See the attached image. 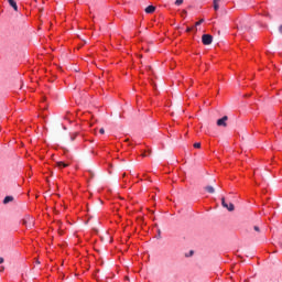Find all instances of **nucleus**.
Returning a JSON list of instances; mask_svg holds the SVG:
<instances>
[{"mask_svg": "<svg viewBox=\"0 0 282 282\" xmlns=\"http://www.w3.org/2000/svg\"><path fill=\"white\" fill-rule=\"evenodd\" d=\"M1 270H4V268L2 267V269Z\"/></svg>", "mask_w": 282, "mask_h": 282, "instance_id": "obj_25", "label": "nucleus"}, {"mask_svg": "<svg viewBox=\"0 0 282 282\" xmlns=\"http://www.w3.org/2000/svg\"><path fill=\"white\" fill-rule=\"evenodd\" d=\"M253 230H256V232H261V229L259 228V226H254Z\"/></svg>", "mask_w": 282, "mask_h": 282, "instance_id": "obj_13", "label": "nucleus"}, {"mask_svg": "<svg viewBox=\"0 0 282 282\" xmlns=\"http://www.w3.org/2000/svg\"><path fill=\"white\" fill-rule=\"evenodd\" d=\"M8 3L13 8L15 12H19V6H17V1L14 0H8Z\"/></svg>", "mask_w": 282, "mask_h": 282, "instance_id": "obj_5", "label": "nucleus"}, {"mask_svg": "<svg viewBox=\"0 0 282 282\" xmlns=\"http://www.w3.org/2000/svg\"><path fill=\"white\" fill-rule=\"evenodd\" d=\"M75 140H76V134H73V135L70 137V141L74 142Z\"/></svg>", "mask_w": 282, "mask_h": 282, "instance_id": "obj_15", "label": "nucleus"}, {"mask_svg": "<svg viewBox=\"0 0 282 282\" xmlns=\"http://www.w3.org/2000/svg\"><path fill=\"white\" fill-rule=\"evenodd\" d=\"M194 149H202V143H194Z\"/></svg>", "mask_w": 282, "mask_h": 282, "instance_id": "obj_12", "label": "nucleus"}, {"mask_svg": "<svg viewBox=\"0 0 282 282\" xmlns=\"http://www.w3.org/2000/svg\"><path fill=\"white\" fill-rule=\"evenodd\" d=\"M219 1H221V0H216V3H219Z\"/></svg>", "mask_w": 282, "mask_h": 282, "instance_id": "obj_23", "label": "nucleus"}, {"mask_svg": "<svg viewBox=\"0 0 282 282\" xmlns=\"http://www.w3.org/2000/svg\"><path fill=\"white\" fill-rule=\"evenodd\" d=\"M204 23V19H200L198 22H196V25H202Z\"/></svg>", "mask_w": 282, "mask_h": 282, "instance_id": "obj_14", "label": "nucleus"}, {"mask_svg": "<svg viewBox=\"0 0 282 282\" xmlns=\"http://www.w3.org/2000/svg\"><path fill=\"white\" fill-rule=\"evenodd\" d=\"M186 32H193V28H187Z\"/></svg>", "mask_w": 282, "mask_h": 282, "instance_id": "obj_17", "label": "nucleus"}, {"mask_svg": "<svg viewBox=\"0 0 282 282\" xmlns=\"http://www.w3.org/2000/svg\"><path fill=\"white\" fill-rule=\"evenodd\" d=\"M204 188H205V191H206L207 193H209V194H212V195H213V193H215V187H213V186H210V185H207V186H205Z\"/></svg>", "mask_w": 282, "mask_h": 282, "instance_id": "obj_8", "label": "nucleus"}, {"mask_svg": "<svg viewBox=\"0 0 282 282\" xmlns=\"http://www.w3.org/2000/svg\"><path fill=\"white\" fill-rule=\"evenodd\" d=\"M221 206L223 208H227V210H229V213H232V210H235V205L232 203H226V197L221 198Z\"/></svg>", "mask_w": 282, "mask_h": 282, "instance_id": "obj_2", "label": "nucleus"}, {"mask_svg": "<svg viewBox=\"0 0 282 282\" xmlns=\"http://www.w3.org/2000/svg\"><path fill=\"white\" fill-rule=\"evenodd\" d=\"M22 224L23 226H25V228H34V218H32V216H25L23 219H22Z\"/></svg>", "mask_w": 282, "mask_h": 282, "instance_id": "obj_1", "label": "nucleus"}, {"mask_svg": "<svg viewBox=\"0 0 282 282\" xmlns=\"http://www.w3.org/2000/svg\"><path fill=\"white\" fill-rule=\"evenodd\" d=\"M228 121V116H224L223 118L217 120V126L218 127H228V123H226Z\"/></svg>", "mask_w": 282, "mask_h": 282, "instance_id": "obj_4", "label": "nucleus"}, {"mask_svg": "<svg viewBox=\"0 0 282 282\" xmlns=\"http://www.w3.org/2000/svg\"><path fill=\"white\" fill-rule=\"evenodd\" d=\"M99 133L105 134V128H101V129L99 130Z\"/></svg>", "mask_w": 282, "mask_h": 282, "instance_id": "obj_16", "label": "nucleus"}, {"mask_svg": "<svg viewBox=\"0 0 282 282\" xmlns=\"http://www.w3.org/2000/svg\"><path fill=\"white\" fill-rule=\"evenodd\" d=\"M182 3H184V0H176L175 1V6H182Z\"/></svg>", "mask_w": 282, "mask_h": 282, "instance_id": "obj_11", "label": "nucleus"}, {"mask_svg": "<svg viewBox=\"0 0 282 282\" xmlns=\"http://www.w3.org/2000/svg\"><path fill=\"white\" fill-rule=\"evenodd\" d=\"M158 232H159V238H160V235H162V231L159 229Z\"/></svg>", "mask_w": 282, "mask_h": 282, "instance_id": "obj_20", "label": "nucleus"}, {"mask_svg": "<svg viewBox=\"0 0 282 282\" xmlns=\"http://www.w3.org/2000/svg\"><path fill=\"white\" fill-rule=\"evenodd\" d=\"M202 43L205 44V45H210L213 43V35L204 34L202 36Z\"/></svg>", "mask_w": 282, "mask_h": 282, "instance_id": "obj_3", "label": "nucleus"}, {"mask_svg": "<svg viewBox=\"0 0 282 282\" xmlns=\"http://www.w3.org/2000/svg\"><path fill=\"white\" fill-rule=\"evenodd\" d=\"M189 254H192V256H193V251H191V252H189Z\"/></svg>", "mask_w": 282, "mask_h": 282, "instance_id": "obj_24", "label": "nucleus"}, {"mask_svg": "<svg viewBox=\"0 0 282 282\" xmlns=\"http://www.w3.org/2000/svg\"><path fill=\"white\" fill-rule=\"evenodd\" d=\"M279 32L282 34V24L279 26Z\"/></svg>", "mask_w": 282, "mask_h": 282, "instance_id": "obj_18", "label": "nucleus"}, {"mask_svg": "<svg viewBox=\"0 0 282 282\" xmlns=\"http://www.w3.org/2000/svg\"><path fill=\"white\" fill-rule=\"evenodd\" d=\"M56 165L58 166V169H67V166H69V164H66L63 161L57 162Z\"/></svg>", "mask_w": 282, "mask_h": 282, "instance_id": "obj_7", "label": "nucleus"}, {"mask_svg": "<svg viewBox=\"0 0 282 282\" xmlns=\"http://www.w3.org/2000/svg\"><path fill=\"white\" fill-rule=\"evenodd\" d=\"M4 259L0 257V264L3 263Z\"/></svg>", "mask_w": 282, "mask_h": 282, "instance_id": "obj_19", "label": "nucleus"}, {"mask_svg": "<svg viewBox=\"0 0 282 282\" xmlns=\"http://www.w3.org/2000/svg\"><path fill=\"white\" fill-rule=\"evenodd\" d=\"M142 158H147V154H145V153H143V154H142Z\"/></svg>", "mask_w": 282, "mask_h": 282, "instance_id": "obj_22", "label": "nucleus"}, {"mask_svg": "<svg viewBox=\"0 0 282 282\" xmlns=\"http://www.w3.org/2000/svg\"><path fill=\"white\" fill-rule=\"evenodd\" d=\"M183 14H187L186 10H183Z\"/></svg>", "mask_w": 282, "mask_h": 282, "instance_id": "obj_21", "label": "nucleus"}, {"mask_svg": "<svg viewBox=\"0 0 282 282\" xmlns=\"http://www.w3.org/2000/svg\"><path fill=\"white\" fill-rule=\"evenodd\" d=\"M214 10L217 12L219 10V2L217 0H214Z\"/></svg>", "mask_w": 282, "mask_h": 282, "instance_id": "obj_10", "label": "nucleus"}, {"mask_svg": "<svg viewBox=\"0 0 282 282\" xmlns=\"http://www.w3.org/2000/svg\"><path fill=\"white\" fill-rule=\"evenodd\" d=\"M153 12H155V7L149 6V7L145 8V13L147 14H153Z\"/></svg>", "mask_w": 282, "mask_h": 282, "instance_id": "obj_6", "label": "nucleus"}, {"mask_svg": "<svg viewBox=\"0 0 282 282\" xmlns=\"http://www.w3.org/2000/svg\"><path fill=\"white\" fill-rule=\"evenodd\" d=\"M10 202H14V197L13 196H6L3 199V204H10Z\"/></svg>", "mask_w": 282, "mask_h": 282, "instance_id": "obj_9", "label": "nucleus"}, {"mask_svg": "<svg viewBox=\"0 0 282 282\" xmlns=\"http://www.w3.org/2000/svg\"><path fill=\"white\" fill-rule=\"evenodd\" d=\"M1 270H4V268L2 267V269Z\"/></svg>", "mask_w": 282, "mask_h": 282, "instance_id": "obj_26", "label": "nucleus"}]
</instances>
